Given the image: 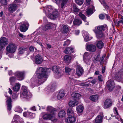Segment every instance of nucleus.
Here are the masks:
<instances>
[{
    "label": "nucleus",
    "instance_id": "obj_7",
    "mask_svg": "<svg viewBox=\"0 0 123 123\" xmlns=\"http://www.w3.org/2000/svg\"><path fill=\"white\" fill-rule=\"evenodd\" d=\"M112 105V101L110 99H107L106 100L104 103V108L107 109L109 108Z\"/></svg>",
    "mask_w": 123,
    "mask_h": 123
},
{
    "label": "nucleus",
    "instance_id": "obj_52",
    "mask_svg": "<svg viewBox=\"0 0 123 123\" xmlns=\"http://www.w3.org/2000/svg\"><path fill=\"white\" fill-rule=\"evenodd\" d=\"M0 2L2 5H6L7 4V0H0Z\"/></svg>",
    "mask_w": 123,
    "mask_h": 123
},
{
    "label": "nucleus",
    "instance_id": "obj_42",
    "mask_svg": "<svg viewBox=\"0 0 123 123\" xmlns=\"http://www.w3.org/2000/svg\"><path fill=\"white\" fill-rule=\"evenodd\" d=\"M63 31L65 33H67L68 32L69 29L68 27L66 25H64L63 27Z\"/></svg>",
    "mask_w": 123,
    "mask_h": 123
},
{
    "label": "nucleus",
    "instance_id": "obj_54",
    "mask_svg": "<svg viewBox=\"0 0 123 123\" xmlns=\"http://www.w3.org/2000/svg\"><path fill=\"white\" fill-rule=\"evenodd\" d=\"M89 84H85L84 83H80V85L82 86H89Z\"/></svg>",
    "mask_w": 123,
    "mask_h": 123
},
{
    "label": "nucleus",
    "instance_id": "obj_3",
    "mask_svg": "<svg viewBox=\"0 0 123 123\" xmlns=\"http://www.w3.org/2000/svg\"><path fill=\"white\" fill-rule=\"evenodd\" d=\"M52 70L55 75L58 78L60 77L63 74L62 71L59 67L56 66H54Z\"/></svg>",
    "mask_w": 123,
    "mask_h": 123
},
{
    "label": "nucleus",
    "instance_id": "obj_8",
    "mask_svg": "<svg viewBox=\"0 0 123 123\" xmlns=\"http://www.w3.org/2000/svg\"><path fill=\"white\" fill-rule=\"evenodd\" d=\"M24 73L23 72L18 71L15 73V76L19 80H22L24 79Z\"/></svg>",
    "mask_w": 123,
    "mask_h": 123
},
{
    "label": "nucleus",
    "instance_id": "obj_22",
    "mask_svg": "<svg viewBox=\"0 0 123 123\" xmlns=\"http://www.w3.org/2000/svg\"><path fill=\"white\" fill-rule=\"evenodd\" d=\"M94 31L96 33L97 37L98 38H100L104 37L105 35L102 32H99L96 30H94Z\"/></svg>",
    "mask_w": 123,
    "mask_h": 123
},
{
    "label": "nucleus",
    "instance_id": "obj_18",
    "mask_svg": "<svg viewBox=\"0 0 123 123\" xmlns=\"http://www.w3.org/2000/svg\"><path fill=\"white\" fill-rule=\"evenodd\" d=\"M72 97L74 98V99L77 101L81 97V95L77 92H73L72 94Z\"/></svg>",
    "mask_w": 123,
    "mask_h": 123
},
{
    "label": "nucleus",
    "instance_id": "obj_61",
    "mask_svg": "<svg viewBox=\"0 0 123 123\" xmlns=\"http://www.w3.org/2000/svg\"><path fill=\"white\" fill-rule=\"evenodd\" d=\"M99 17L100 19H103L105 18V16L103 14H101L99 15Z\"/></svg>",
    "mask_w": 123,
    "mask_h": 123
},
{
    "label": "nucleus",
    "instance_id": "obj_45",
    "mask_svg": "<svg viewBox=\"0 0 123 123\" xmlns=\"http://www.w3.org/2000/svg\"><path fill=\"white\" fill-rule=\"evenodd\" d=\"M37 80H36L33 82L31 83V87L32 88H33L35 87V85H38V84L39 83H37Z\"/></svg>",
    "mask_w": 123,
    "mask_h": 123
},
{
    "label": "nucleus",
    "instance_id": "obj_39",
    "mask_svg": "<svg viewBox=\"0 0 123 123\" xmlns=\"http://www.w3.org/2000/svg\"><path fill=\"white\" fill-rule=\"evenodd\" d=\"M83 106L80 105H79L76 108L77 111L79 113L82 112L83 111Z\"/></svg>",
    "mask_w": 123,
    "mask_h": 123
},
{
    "label": "nucleus",
    "instance_id": "obj_59",
    "mask_svg": "<svg viewBox=\"0 0 123 123\" xmlns=\"http://www.w3.org/2000/svg\"><path fill=\"white\" fill-rule=\"evenodd\" d=\"M97 81V80L96 79H94L92 80L91 81V83L93 85L95 84Z\"/></svg>",
    "mask_w": 123,
    "mask_h": 123
},
{
    "label": "nucleus",
    "instance_id": "obj_38",
    "mask_svg": "<svg viewBox=\"0 0 123 123\" xmlns=\"http://www.w3.org/2000/svg\"><path fill=\"white\" fill-rule=\"evenodd\" d=\"M92 7L93 8V6H92ZM86 12L88 16L92 14L93 13V8H90L87 9Z\"/></svg>",
    "mask_w": 123,
    "mask_h": 123
},
{
    "label": "nucleus",
    "instance_id": "obj_56",
    "mask_svg": "<svg viewBox=\"0 0 123 123\" xmlns=\"http://www.w3.org/2000/svg\"><path fill=\"white\" fill-rule=\"evenodd\" d=\"M92 0H86V4L88 6L91 3Z\"/></svg>",
    "mask_w": 123,
    "mask_h": 123
},
{
    "label": "nucleus",
    "instance_id": "obj_53",
    "mask_svg": "<svg viewBox=\"0 0 123 123\" xmlns=\"http://www.w3.org/2000/svg\"><path fill=\"white\" fill-rule=\"evenodd\" d=\"M98 79L99 81L101 82H102L103 81L102 76L100 74L98 75Z\"/></svg>",
    "mask_w": 123,
    "mask_h": 123
},
{
    "label": "nucleus",
    "instance_id": "obj_16",
    "mask_svg": "<svg viewBox=\"0 0 123 123\" xmlns=\"http://www.w3.org/2000/svg\"><path fill=\"white\" fill-rule=\"evenodd\" d=\"M78 101L74 99L70 101L68 105L70 107H73L78 104Z\"/></svg>",
    "mask_w": 123,
    "mask_h": 123
},
{
    "label": "nucleus",
    "instance_id": "obj_12",
    "mask_svg": "<svg viewBox=\"0 0 123 123\" xmlns=\"http://www.w3.org/2000/svg\"><path fill=\"white\" fill-rule=\"evenodd\" d=\"M45 9H46L45 11V13L46 14H50L54 11V10L53 7L51 6H48L45 7Z\"/></svg>",
    "mask_w": 123,
    "mask_h": 123
},
{
    "label": "nucleus",
    "instance_id": "obj_13",
    "mask_svg": "<svg viewBox=\"0 0 123 123\" xmlns=\"http://www.w3.org/2000/svg\"><path fill=\"white\" fill-rule=\"evenodd\" d=\"M8 43V40L6 37H3L0 39V43L5 47Z\"/></svg>",
    "mask_w": 123,
    "mask_h": 123
},
{
    "label": "nucleus",
    "instance_id": "obj_51",
    "mask_svg": "<svg viewBox=\"0 0 123 123\" xmlns=\"http://www.w3.org/2000/svg\"><path fill=\"white\" fill-rule=\"evenodd\" d=\"M52 114V116H53V117H52V119H50V120H51L54 122H56L57 121V119L55 118V114Z\"/></svg>",
    "mask_w": 123,
    "mask_h": 123
},
{
    "label": "nucleus",
    "instance_id": "obj_31",
    "mask_svg": "<svg viewBox=\"0 0 123 123\" xmlns=\"http://www.w3.org/2000/svg\"><path fill=\"white\" fill-rule=\"evenodd\" d=\"M20 87V84L18 83L15 84L14 86L13 87V90L15 92H17L18 91Z\"/></svg>",
    "mask_w": 123,
    "mask_h": 123
},
{
    "label": "nucleus",
    "instance_id": "obj_33",
    "mask_svg": "<svg viewBox=\"0 0 123 123\" xmlns=\"http://www.w3.org/2000/svg\"><path fill=\"white\" fill-rule=\"evenodd\" d=\"M121 73L119 72L118 73H116L115 77V79L118 81H121L122 80Z\"/></svg>",
    "mask_w": 123,
    "mask_h": 123
},
{
    "label": "nucleus",
    "instance_id": "obj_62",
    "mask_svg": "<svg viewBox=\"0 0 123 123\" xmlns=\"http://www.w3.org/2000/svg\"><path fill=\"white\" fill-rule=\"evenodd\" d=\"M84 35H83L84 37L88 35V34L86 31H84L83 33Z\"/></svg>",
    "mask_w": 123,
    "mask_h": 123
},
{
    "label": "nucleus",
    "instance_id": "obj_24",
    "mask_svg": "<svg viewBox=\"0 0 123 123\" xmlns=\"http://www.w3.org/2000/svg\"><path fill=\"white\" fill-rule=\"evenodd\" d=\"M67 114L68 117H70L75 116V114H74L72 109L71 108H69L68 109Z\"/></svg>",
    "mask_w": 123,
    "mask_h": 123
},
{
    "label": "nucleus",
    "instance_id": "obj_20",
    "mask_svg": "<svg viewBox=\"0 0 123 123\" xmlns=\"http://www.w3.org/2000/svg\"><path fill=\"white\" fill-rule=\"evenodd\" d=\"M78 15L85 22H87L86 24V25H88L89 24L88 22H87L86 20V17L84 14L81 12H80L78 14Z\"/></svg>",
    "mask_w": 123,
    "mask_h": 123
},
{
    "label": "nucleus",
    "instance_id": "obj_40",
    "mask_svg": "<svg viewBox=\"0 0 123 123\" xmlns=\"http://www.w3.org/2000/svg\"><path fill=\"white\" fill-rule=\"evenodd\" d=\"M51 26L50 24H48L46 25L43 28V29L45 31H46L50 28Z\"/></svg>",
    "mask_w": 123,
    "mask_h": 123
},
{
    "label": "nucleus",
    "instance_id": "obj_58",
    "mask_svg": "<svg viewBox=\"0 0 123 123\" xmlns=\"http://www.w3.org/2000/svg\"><path fill=\"white\" fill-rule=\"evenodd\" d=\"M18 97L17 94L15 93H13L12 95V98L13 99H15L17 98Z\"/></svg>",
    "mask_w": 123,
    "mask_h": 123
},
{
    "label": "nucleus",
    "instance_id": "obj_37",
    "mask_svg": "<svg viewBox=\"0 0 123 123\" xmlns=\"http://www.w3.org/2000/svg\"><path fill=\"white\" fill-rule=\"evenodd\" d=\"M58 114L59 117L60 118H62L65 116V113L64 110H62L60 111Z\"/></svg>",
    "mask_w": 123,
    "mask_h": 123
},
{
    "label": "nucleus",
    "instance_id": "obj_23",
    "mask_svg": "<svg viewBox=\"0 0 123 123\" xmlns=\"http://www.w3.org/2000/svg\"><path fill=\"white\" fill-rule=\"evenodd\" d=\"M27 25H29L28 24H27ZM20 29L21 31L23 32H25L28 29V27L25 24H23L20 26Z\"/></svg>",
    "mask_w": 123,
    "mask_h": 123
},
{
    "label": "nucleus",
    "instance_id": "obj_4",
    "mask_svg": "<svg viewBox=\"0 0 123 123\" xmlns=\"http://www.w3.org/2000/svg\"><path fill=\"white\" fill-rule=\"evenodd\" d=\"M91 55L89 53L85 52L83 55V60L86 64H89L90 62Z\"/></svg>",
    "mask_w": 123,
    "mask_h": 123
},
{
    "label": "nucleus",
    "instance_id": "obj_64",
    "mask_svg": "<svg viewBox=\"0 0 123 123\" xmlns=\"http://www.w3.org/2000/svg\"><path fill=\"white\" fill-rule=\"evenodd\" d=\"M29 50L30 51H33L34 50V47L32 46H31L29 48Z\"/></svg>",
    "mask_w": 123,
    "mask_h": 123
},
{
    "label": "nucleus",
    "instance_id": "obj_21",
    "mask_svg": "<svg viewBox=\"0 0 123 123\" xmlns=\"http://www.w3.org/2000/svg\"><path fill=\"white\" fill-rule=\"evenodd\" d=\"M65 95V93L64 90H61L59 91L58 94L57 96V98L58 99H61Z\"/></svg>",
    "mask_w": 123,
    "mask_h": 123
},
{
    "label": "nucleus",
    "instance_id": "obj_36",
    "mask_svg": "<svg viewBox=\"0 0 123 123\" xmlns=\"http://www.w3.org/2000/svg\"><path fill=\"white\" fill-rule=\"evenodd\" d=\"M27 49L24 47H20L18 49V53L19 54H23L24 52Z\"/></svg>",
    "mask_w": 123,
    "mask_h": 123
},
{
    "label": "nucleus",
    "instance_id": "obj_1",
    "mask_svg": "<svg viewBox=\"0 0 123 123\" xmlns=\"http://www.w3.org/2000/svg\"><path fill=\"white\" fill-rule=\"evenodd\" d=\"M46 73V69L41 67L38 68L36 72V77L38 79L37 83L41 84L45 81L48 77Z\"/></svg>",
    "mask_w": 123,
    "mask_h": 123
},
{
    "label": "nucleus",
    "instance_id": "obj_27",
    "mask_svg": "<svg viewBox=\"0 0 123 123\" xmlns=\"http://www.w3.org/2000/svg\"><path fill=\"white\" fill-rule=\"evenodd\" d=\"M82 23L81 20L80 19L75 18L73 22V24L74 25H79Z\"/></svg>",
    "mask_w": 123,
    "mask_h": 123
},
{
    "label": "nucleus",
    "instance_id": "obj_46",
    "mask_svg": "<svg viewBox=\"0 0 123 123\" xmlns=\"http://www.w3.org/2000/svg\"><path fill=\"white\" fill-rule=\"evenodd\" d=\"M71 69L68 67H66L65 68V72L67 74H69L71 71Z\"/></svg>",
    "mask_w": 123,
    "mask_h": 123
},
{
    "label": "nucleus",
    "instance_id": "obj_50",
    "mask_svg": "<svg viewBox=\"0 0 123 123\" xmlns=\"http://www.w3.org/2000/svg\"><path fill=\"white\" fill-rule=\"evenodd\" d=\"M70 40H67L66 41L64 42V43L63 44V46H66L70 44Z\"/></svg>",
    "mask_w": 123,
    "mask_h": 123
},
{
    "label": "nucleus",
    "instance_id": "obj_44",
    "mask_svg": "<svg viewBox=\"0 0 123 123\" xmlns=\"http://www.w3.org/2000/svg\"><path fill=\"white\" fill-rule=\"evenodd\" d=\"M15 111V112L21 113L22 111V110L19 106H18L16 108Z\"/></svg>",
    "mask_w": 123,
    "mask_h": 123
},
{
    "label": "nucleus",
    "instance_id": "obj_11",
    "mask_svg": "<svg viewBox=\"0 0 123 123\" xmlns=\"http://www.w3.org/2000/svg\"><path fill=\"white\" fill-rule=\"evenodd\" d=\"M35 63L37 64H40L43 61V59L41 55L40 54L37 55L35 56Z\"/></svg>",
    "mask_w": 123,
    "mask_h": 123
},
{
    "label": "nucleus",
    "instance_id": "obj_63",
    "mask_svg": "<svg viewBox=\"0 0 123 123\" xmlns=\"http://www.w3.org/2000/svg\"><path fill=\"white\" fill-rule=\"evenodd\" d=\"M21 2V1L19 0H15L14 2V3L17 4Z\"/></svg>",
    "mask_w": 123,
    "mask_h": 123
},
{
    "label": "nucleus",
    "instance_id": "obj_49",
    "mask_svg": "<svg viewBox=\"0 0 123 123\" xmlns=\"http://www.w3.org/2000/svg\"><path fill=\"white\" fill-rule=\"evenodd\" d=\"M73 10L74 11L77 12H79L80 9L78 8L75 5H74L73 7Z\"/></svg>",
    "mask_w": 123,
    "mask_h": 123
},
{
    "label": "nucleus",
    "instance_id": "obj_43",
    "mask_svg": "<svg viewBox=\"0 0 123 123\" xmlns=\"http://www.w3.org/2000/svg\"><path fill=\"white\" fill-rule=\"evenodd\" d=\"M9 80L11 84L12 85L13 83L15 81L16 79L14 77H12L10 78Z\"/></svg>",
    "mask_w": 123,
    "mask_h": 123
},
{
    "label": "nucleus",
    "instance_id": "obj_55",
    "mask_svg": "<svg viewBox=\"0 0 123 123\" xmlns=\"http://www.w3.org/2000/svg\"><path fill=\"white\" fill-rule=\"evenodd\" d=\"M100 2L104 6H108L106 5V3L105 1L104 0H102L100 1Z\"/></svg>",
    "mask_w": 123,
    "mask_h": 123
},
{
    "label": "nucleus",
    "instance_id": "obj_48",
    "mask_svg": "<svg viewBox=\"0 0 123 123\" xmlns=\"http://www.w3.org/2000/svg\"><path fill=\"white\" fill-rule=\"evenodd\" d=\"M75 1L76 3L79 5H81L83 3V0H76Z\"/></svg>",
    "mask_w": 123,
    "mask_h": 123
},
{
    "label": "nucleus",
    "instance_id": "obj_60",
    "mask_svg": "<svg viewBox=\"0 0 123 123\" xmlns=\"http://www.w3.org/2000/svg\"><path fill=\"white\" fill-rule=\"evenodd\" d=\"M114 111L115 113L117 115H118V113L117 112V109L116 107H115L114 109Z\"/></svg>",
    "mask_w": 123,
    "mask_h": 123
},
{
    "label": "nucleus",
    "instance_id": "obj_30",
    "mask_svg": "<svg viewBox=\"0 0 123 123\" xmlns=\"http://www.w3.org/2000/svg\"><path fill=\"white\" fill-rule=\"evenodd\" d=\"M74 51V49L70 47H68L66 48L65 50V52L66 54H70L72 53Z\"/></svg>",
    "mask_w": 123,
    "mask_h": 123
},
{
    "label": "nucleus",
    "instance_id": "obj_17",
    "mask_svg": "<svg viewBox=\"0 0 123 123\" xmlns=\"http://www.w3.org/2000/svg\"><path fill=\"white\" fill-rule=\"evenodd\" d=\"M76 120V118L75 116H74L70 117H68L66 121H67L68 123H75Z\"/></svg>",
    "mask_w": 123,
    "mask_h": 123
},
{
    "label": "nucleus",
    "instance_id": "obj_5",
    "mask_svg": "<svg viewBox=\"0 0 123 123\" xmlns=\"http://www.w3.org/2000/svg\"><path fill=\"white\" fill-rule=\"evenodd\" d=\"M17 7V4H16L13 3L10 4L8 6V11L10 12L13 13L16 10Z\"/></svg>",
    "mask_w": 123,
    "mask_h": 123
},
{
    "label": "nucleus",
    "instance_id": "obj_26",
    "mask_svg": "<svg viewBox=\"0 0 123 123\" xmlns=\"http://www.w3.org/2000/svg\"><path fill=\"white\" fill-rule=\"evenodd\" d=\"M97 29L99 32H102L105 30L107 29V26L106 25L101 26H98L97 27Z\"/></svg>",
    "mask_w": 123,
    "mask_h": 123
},
{
    "label": "nucleus",
    "instance_id": "obj_6",
    "mask_svg": "<svg viewBox=\"0 0 123 123\" xmlns=\"http://www.w3.org/2000/svg\"><path fill=\"white\" fill-rule=\"evenodd\" d=\"M58 11L56 10H54V11L49 14L48 15V17L49 18L51 19H55L57 18L58 16Z\"/></svg>",
    "mask_w": 123,
    "mask_h": 123
},
{
    "label": "nucleus",
    "instance_id": "obj_35",
    "mask_svg": "<svg viewBox=\"0 0 123 123\" xmlns=\"http://www.w3.org/2000/svg\"><path fill=\"white\" fill-rule=\"evenodd\" d=\"M52 115L50 114H45L43 116V118L44 119L50 120V119H52V117H53V116H52Z\"/></svg>",
    "mask_w": 123,
    "mask_h": 123
},
{
    "label": "nucleus",
    "instance_id": "obj_34",
    "mask_svg": "<svg viewBox=\"0 0 123 123\" xmlns=\"http://www.w3.org/2000/svg\"><path fill=\"white\" fill-rule=\"evenodd\" d=\"M90 99L92 101L94 102H95L98 99V96L97 95H92L90 97Z\"/></svg>",
    "mask_w": 123,
    "mask_h": 123
},
{
    "label": "nucleus",
    "instance_id": "obj_15",
    "mask_svg": "<svg viewBox=\"0 0 123 123\" xmlns=\"http://www.w3.org/2000/svg\"><path fill=\"white\" fill-rule=\"evenodd\" d=\"M103 115L102 113H101V115H98L95 119L96 123H101L102 122Z\"/></svg>",
    "mask_w": 123,
    "mask_h": 123
},
{
    "label": "nucleus",
    "instance_id": "obj_19",
    "mask_svg": "<svg viewBox=\"0 0 123 123\" xmlns=\"http://www.w3.org/2000/svg\"><path fill=\"white\" fill-rule=\"evenodd\" d=\"M11 102L12 100L11 98H8L6 100V102L7 105V109L9 111L11 110L12 107Z\"/></svg>",
    "mask_w": 123,
    "mask_h": 123
},
{
    "label": "nucleus",
    "instance_id": "obj_57",
    "mask_svg": "<svg viewBox=\"0 0 123 123\" xmlns=\"http://www.w3.org/2000/svg\"><path fill=\"white\" fill-rule=\"evenodd\" d=\"M84 40L85 41L87 42L89 41L90 39L89 38V36L88 35L86 36V37H84Z\"/></svg>",
    "mask_w": 123,
    "mask_h": 123
},
{
    "label": "nucleus",
    "instance_id": "obj_29",
    "mask_svg": "<svg viewBox=\"0 0 123 123\" xmlns=\"http://www.w3.org/2000/svg\"><path fill=\"white\" fill-rule=\"evenodd\" d=\"M22 94L23 95L27 96L28 95V91L27 87L25 86H23L22 88Z\"/></svg>",
    "mask_w": 123,
    "mask_h": 123
},
{
    "label": "nucleus",
    "instance_id": "obj_25",
    "mask_svg": "<svg viewBox=\"0 0 123 123\" xmlns=\"http://www.w3.org/2000/svg\"><path fill=\"white\" fill-rule=\"evenodd\" d=\"M96 43L97 47L99 49L102 48L104 46V43L101 40L96 41Z\"/></svg>",
    "mask_w": 123,
    "mask_h": 123
},
{
    "label": "nucleus",
    "instance_id": "obj_9",
    "mask_svg": "<svg viewBox=\"0 0 123 123\" xmlns=\"http://www.w3.org/2000/svg\"><path fill=\"white\" fill-rule=\"evenodd\" d=\"M106 84L109 90L110 91H112L115 87L114 83L113 81H108Z\"/></svg>",
    "mask_w": 123,
    "mask_h": 123
},
{
    "label": "nucleus",
    "instance_id": "obj_28",
    "mask_svg": "<svg viewBox=\"0 0 123 123\" xmlns=\"http://www.w3.org/2000/svg\"><path fill=\"white\" fill-rule=\"evenodd\" d=\"M47 110L49 112H50V114L52 115V114H55L56 111L55 109L51 106H48L47 107Z\"/></svg>",
    "mask_w": 123,
    "mask_h": 123
},
{
    "label": "nucleus",
    "instance_id": "obj_32",
    "mask_svg": "<svg viewBox=\"0 0 123 123\" xmlns=\"http://www.w3.org/2000/svg\"><path fill=\"white\" fill-rule=\"evenodd\" d=\"M71 59V57L70 56L68 55H65L64 57V60L66 63H68L70 62Z\"/></svg>",
    "mask_w": 123,
    "mask_h": 123
},
{
    "label": "nucleus",
    "instance_id": "obj_14",
    "mask_svg": "<svg viewBox=\"0 0 123 123\" xmlns=\"http://www.w3.org/2000/svg\"><path fill=\"white\" fill-rule=\"evenodd\" d=\"M83 69L79 65L77 66L76 70V72L78 76L81 75L83 73Z\"/></svg>",
    "mask_w": 123,
    "mask_h": 123
},
{
    "label": "nucleus",
    "instance_id": "obj_47",
    "mask_svg": "<svg viewBox=\"0 0 123 123\" xmlns=\"http://www.w3.org/2000/svg\"><path fill=\"white\" fill-rule=\"evenodd\" d=\"M50 87V89L52 92H54L55 88L56 85L54 83L53 84H51Z\"/></svg>",
    "mask_w": 123,
    "mask_h": 123
},
{
    "label": "nucleus",
    "instance_id": "obj_2",
    "mask_svg": "<svg viewBox=\"0 0 123 123\" xmlns=\"http://www.w3.org/2000/svg\"><path fill=\"white\" fill-rule=\"evenodd\" d=\"M17 47L15 44L13 43H10L6 48L7 52L11 53H14L16 51Z\"/></svg>",
    "mask_w": 123,
    "mask_h": 123
},
{
    "label": "nucleus",
    "instance_id": "obj_10",
    "mask_svg": "<svg viewBox=\"0 0 123 123\" xmlns=\"http://www.w3.org/2000/svg\"><path fill=\"white\" fill-rule=\"evenodd\" d=\"M86 49L87 50L91 52H94L96 50V46L92 44L87 45L86 46Z\"/></svg>",
    "mask_w": 123,
    "mask_h": 123
},
{
    "label": "nucleus",
    "instance_id": "obj_41",
    "mask_svg": "<svg viewBox=\"0 0 123 123\" xmlns=\"http://www.w3.org/2000/svg\"><path fill=\"white\" fill-rule=\"evenodd\" d=\"M61 7L62 9L64 8V7L65 6V4L67 3L68 0H61Z\"/></svg>",
    "mask_w": 123,
    "mask_h": 123
}]
</instances>
